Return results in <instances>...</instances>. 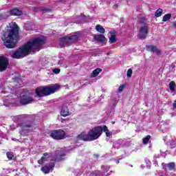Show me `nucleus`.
<instances>
[{"instance_id":"1","label":"nucleus","mask_w":176,"mask_h":176,"mask_svg":"<svg viewBox=\"0 0 176 176\" xmlns=\"http://www.w3.org/2000/svg\"><path fill=\"white\" fill-rule=\"evenodd\" d=\"M46 43V38L45 37H36L19 47L15 51H11L10 56L12 58L19 60V58H24L30 54H35L36 52L41 50V47Z\"/></svg>"},{"instance_id":"2","label":"nucleus","mask_w":176,"mask_h":176,"mask_svg":"<svg viewBox=\"0 0 176 176\" xmlns=\"http://www.w3.org/2000/svg\"><path fill=\"white\" fill-rule=\"evenodd\" d=\"M9 26L10 28L3 31L1 39L7 49H14L20 39L19 25H17L16 22H12L9 24Z\"/></svg>"},{"instance_id":"3","label":"nucleus","mask_w":176,"mask_h":176,"mask_svg":"<svg viewBox=\"0 0 176 176\" xmlns=\"http://www.w3.org/2000/svg\"><path fill=\"white\" fill-rule=\"evenodd\" d=\"M102 134V126H97L90 129L87 133L82 131L76 137V142L78 141H83L84 142H88L89 141H94L98 140Z\"/></svg>"},{"instance_id":"4","label":"nucleus","mask_w":176,"mask_h":176,"mask_svg":"<svg viewBox=\"0 0 176 176\" xmlns=\"http://www.w3.org/2000/svg\"><path fill=\"white\" fill-rule=\"evenodd\" d=\"M60 85L55 84L51 87H40L36 89V97H45V96H50V94H54L56 93Z\"/></svg>"},{"instance_id":"5","label":"nucleus","mask_w":176,"mask_h":176,"mask_svg":"<svg viewBox=\"0 0 176 176\" xmlns=\"http://www.w3.org/2000/svg\"><path fill=\"white\" fill-rule=\"evenodd\" d=\"M79 39L78 35H72L71 36H63L59 38L60 47H64V45H67L68 46L72 45L74 42Z\"/></svg>"},{"instance_id":"6","label":"nucleus","mask_w":176,"mask_h":176,"mask_svg":"<svg viewBox=\"0 0 176 176\" xmlns=\"http://www.w3.org/2000/svg\"><path fill=\"white\" fill-rule=\"evenodd\" d=\"M34 98H32V94L30 92H24L21 94L19 96V104L21 105H28L32 104Z\"/></svg>"},{"instance_id":"7","label":"nucleus","mask_w":176,"mask_h":176,"mask_svg":"<svg viewBox=\"0 0 176 176\" xmlns=\"http://www.w3.org/2000/svg\"><path fill=\"white\" fill-rule=\"evenodd\" d=\"M50 137H52L54 140H64L66 138L65 131H64L63 129L52 131Z\"/></svg>"},{"instance_id":"8","label":"nucleus","mask_w":176,"mask_h":176,"mask_svg":"<svg viewBox=\"0 0 176 176\" xmlns=\"http://www.w3.org/2000/svg\"><path fill=\"white\" fill-rule=\"evenodd\" d=\"M148 34H149V27H148V24L144 23V25L140 27L138 38L141 41H144V39H146Z\"/></svg>"},{"instance_id":"9","label":"nucleus","mask_w":176,"mask_h":176,"mask_svg":"<svg viewBox=\"0 0 176 176\" xmlns=\"http://www.w3.org/2000/svg\"><path fill=\"white\" fill-rule=\"evenodd\" d=\"M9 59L3 56H0V72H3L8 69Z\"/></svg>"},{"instance_id":"10","label":"nucleus","mask_w":176,"mask_h":176,"mask_svg":"<svg viewBox=\"0 0 176 176\" xmlns=\"http://www.w3.org/2000/svg\"><path fill=\"white\" fill-rule=\"evenodd\" d=\"M18 126L22 129H31L32 127H34V122L28 120L27 118H24L23 122L18 124Z\"/></svg>"},{"instance_id":"11","label":"nucleus","mask_w":176,"mask_h":176,"mask_svg":"<svg viewBox=\"0 0 176 176\" xmlns=\"http://www.w3.org/2000/svg\"><path fill=\"white\" fill-rule=\"evenodd\" d=\"M55 166H56V164H54V162H50L49 164V166H42L41 170L42 172L44 173V174H49L50 171L51 172L53 171Z\"/></svg>"},{"instance_id":"12","label":"nucleus","mask_w":176,"mask_h":176,"mask_svg":"<svg viewBox=\"0 0 176 176\" xmlns=\"http://www.w3.org/2000/svg\"><path fill=\"white\" fill-rule=\"evenodd\" d=\"M7 12H8V14L10 16H21L23 14V11L20 10H19V8H12V10H10V11H8Z\"/></svg>"},{"instance_id":"13","label":"nucleus","mask_w":176,"mask_h":176,"mask_svg":"<svg viewBox=\"0 0 176 176\" xmlns=\"http://www.w3.org/2000/svg\"><path fill=\"white\" fill-rule=\"evenodd\" d=\"M109 43H116L118 38H116V30H112L110 32Z\"/></svg>"},{"instance_id":"14","label":"nucleus","mask_w":176,"mask_h":176,"mask_svg":"<svg viewBox=\"0 0 176 176\" xmlns=\"http://www.w3.org/2000/svg\"><path fill=\"white\" fill-rule=\"evenodd\" d=\"M146 50H150L153 53H156L157 54H162V51L157 49V47L155 45H146Z\"/></svg>"},{"instance_id":"15","label":"nucleus","mask_w":176,"mask_h":176,"mask_svg":"<svg viewBox=\"0 0 176 176\" xmlns=\"http://www.w3.org/2000/svg\"><path fill=\"white\" fill-rule=\"evenodd\" d=\"M65 156V154H60V155H57L55 154L52 157V162H63L65 159L63 158Z\"/></svg>"},{"instance_id":"16","label":"nucleus","mask_w":176,"mask_h":176,"mask_svg":"<svg viewBox=\"0 0 176 176\" xmlns=\"http://www.w3.org/2000/svg\"><path fill=\"white\" fill-rule=\"evenodd\" d=\"M52 156V153H44L43 155V157L40 160H38V164H43L45 162H47V158H46V156Z\"/></svg>"},{"instance_id":"17","label":"nucleus","mask_w":176,"mask_h":176,"mask_svg":"<svg viewBox=\"0 0 176 176\" xmlns=\"http://www.w3.org/2000/svg\"><path fill=\"white\" fill-rule=\"evenodd\" d=\"M94 38L95 41H97V42H100L101 43L105 42L106 41L105 36H104L102 34L94 36Z\"/></svg>"},{"instance_id":"18","label":"nucleus","mask_w":176,"mask_h":176,"mask_svg":"<svg viewBox=\"0 0 176 176\" xmlns=\"http://www.w3.org/2000/svg\"><path fill=\"white\" fill-rule=\"evenodd\" d=\"M60 115L61 116H63V118H66V116H69V109H68L67 107H63L61 109V111H60Z\"/></svg>"},{"instance_id":"19","label":"nucleus","mask_w":176,"mask_h":176,"mask_svg":"<svg viewBox=\"0 0 176 176\" xmlns=\"http://www.w3.org/2000/svg\"><path fill=\"white\" fill-rule=\"evenodd\" d=\"M38 10H40V12H42L43 13H50L52 12V8L50 7L42 6L38 8Z\"/></svg>"},{"instance_id":"20","label":"nucleus","mask_w":176,"mask_h":176,"mask_svg":"<svg viewBox=\"0 0 176 176\" xmlns=\"http://www.w3.org/2000/svg\"><path fill=\"white\" fill-rule=\"evenodd\" d=\"M9 17H10V15L8 12H0V21L6 20V19H9Z\"/></svg>"},{"instance_id":"21","label":"nucleus","mask_w":176,"mask_h":176,"mask_svg":"<svg viewBox=\"0 0 176 176\" xmlns=\"http://www.w3.org/2000/svg\"><path fill=\"white\" fill-rule=\"evenodd\" d=\"M96 30L98 32H100V34H105V29L102 28L101 25H96Z\"/></svg>"},{"instance_id":"22","label":"nucleus","mask_w":176,"mask_h":176,"mask_svg":"<svg viewBox=\"0 0 176 176\" xmlns=\"http://www.w3.org/2000/svg\"><path fill=\"white\" fill-rule=\"evenodd\" d=\"M165 167H168V170L171 171L175 168V163L174 162H169L168 164H166L164 165Z\"/></svg>"},{"instance_id":"23","label":"nucleus","mask_w":176,"mask_h":176,"mask_svg":"<svg viewBox=\"0 0 176 176\" xmlns=\"http://www.w3.org/2000/svg\"><path fill=\"white\" fill-rule=\"evenodd\" d=\"M104 131L106 134V137H111V133L109 132V130L108 129V126L107 125L103 126L102 127V133Z\"/></svg>"},{"instance_id":"24","label":"nucleus","mask_w":176,"mask_h":176,"mask_svg":"<svg viewBox=\"0 0 176 176\" xmlns=\"http://www.w3.org/2000/svg\"><path fill=\"white\" fill-rule=\"evenodd\" d=\"M102 69H101L100 68H97L96 69H94L92 72V78H96V76H98V74H100V72H102Z\"/></svg>"},{"instance_id":"25","label":"nucleus","mask_w":176,"mask_h":176,"mask_svg":"<svg viewBox=\"0 0 176 176\" xmlns=\"http://www.w3.org/2000/svg\"><path fill=\"white\" fill-rule=\"evenodd\" d=\"M175 87H176L175 82L171 81L169 83V89L170 90H171V91H175Z\"/></svg>"},{"instance_id":"26","label":"nucleus","mask_w":176,"mask_h":176,"mask_svg":"<svg viewBox=\"0 0 176 176\" xmlns=\"http://www.w3.org/2000/svg\"><path fill=\"white\" fill-rule=\"evenodd\" d=\"M149 140H151L150 135H148L145 138H144L142 140L144 145H146L149 142Z\"/></svg>"},{"instance_id":"27","label":"nucleus","mask_w":176,"mask_h":176,"mask_svg":"<svg viewBox=\"0 0 176 176\" xmlns=\"http://www.w3.org/2000/svg\"><path fill=\"white\" fill-rule=\"evenodd\" d=\"M171 19V14H166L163 16L162 21L166 22L168 21Z\"/></svg>"},{"instance_id":"28","label":"nucleus","mask_w":176,"mask_h":176,"mask_svg":"<svg viewBox=\"0 0 176 176\" xmlns=\"http://www.w3.org/2000/svg\"><path fill=\"white\" fill-rule=\"evenodd\" d=\"M162 14H163V10L162 9L160 8V9L156 10L155 17H160V16H162Z\"/></svg>"},{"instance_id":"29","label":"nucleus","mask_w":176,"mask_h":176,"mask_svg":"<svg viewBox=\"0 0 176 176\" xmlns=\"http://www.w3.org/2000/svg\"><path fill=\"white\" fill-rule=\"evenodd\" d=\"M6 155L9 160H12L14 157L13 153L12 152H8Z\"/></svg>"},{"instance_id":"30","label":"nucleus","mask_w":176,"mask_h":176,"mask_svg":"<svg viewBox=\"0 0 176 176\" xmlns=\"http://www.w3.org/2000/svg\"><path fill=\"white\" fill-rule=\"evenodd\" d=\"M124 87H126V85H120L118 89V92L122 93V91H123V90H124Z\"/></svg>"},{"instance_id":"31","label":"nucleus","mask_w":176,"mask_h":176,"mask_svg":"<svg viewBox=\"0 0 176 176\" xmlns=\"http://www.w3.org/2000/svg\"><path fill=\"white\" fill-rule=\"evenodd\" d=\"M169 146H170V149H174V148H175V146H176L175 142L174 141L170 142Z\"/></svg>"},{"instance_id":"32","label":"nucleus","mask_w":176,"mask_h":176,"mask_svg":"<svg viewBox=\"0 0 176 176\" xmlns=\"http://www.w3.org/2000/svg\"><path fill=\"white\" fill-rule=\"evenodd\" d=\"M126 75L128 77L131 78V75H133V69H129Z\"/></svg>"},{"instance_id":"33","label":"nucleus","mask_w":176,"mask_h":176,"mask_svg":"<svg viewBox=\"0 0 176 176\" xmlns=\"http://www.w3.org/2000/svg\"><path fill=\"white\" fill-rule=\"evenodd\" d=\"M60 70L58 68H56V69H53V73L54 74H60Z\"/></svg>"},{"instance_id":"34","label":"nucleus","mask_w":176,"mask_h":176,"mask_svg":"<svg viewBox=\"0 0 176 176\" xmlns=\"http://www.w3.org/2000/svg\"><path fill=\"white\" fill-rule=\"evenodd\" d=\"M173 108L175 109H176V100L174 101V103H173Z\"/></svg>"},{"instance_id":"35","label":"nucleus","mask_w":176,"mask_h":176,"mask_svg":"<svg viewBox=\"0 0 176 176\" xmlns=\"http://www.w3.org/2000/svg\"><path fill=\"white\" fill-rule=\"evenodd\" d=\"M113 8L114 9H118V4H115V5L113 6Z\"/></svg>"},{"instance_id":"36","label":"nucleus","mask_w":176,"mask_h":176,"mask_svg":"<svg viewBox=\"0 0 176 176\" xmlns=\"http://www.w3.org/2000/svg\"><path fill=\"white\" fill-rule=\"evenodd\" d=\"M173 25L175 26V28H176V21L173 22Z\"/></svg>"},{"instance_id":"37","label":"nucleus","mask_w":176,"mask_h":176,"mask_svg":"<svg viewBox=\"0 0 176 176\" xmlns=\"http://www.w3.org/2000/svg\"><path fill=\"white\" fill-rule=\"evenodd\" d=\"M111 124H115V121H111Z\"/></svg>"},{"instance_id":"38","label":"nucleus","mask_w":176,"mask_h":176,"mask_svg":"<svg viewBox=\"0 0 176 176\" xmlns=\"http://www.w3.org/2000/svg\"><path fill=\"white\" fill-rule=\"evenodd\" d=\"M164 168V170H167V168Z\"/></svg>"},{"instance_id":"39","label":"nucleus","mask_w":176,"mask_h":176,"mask_svg":"<svg viewBox=\"0 0 176 176\" xmlns=\"http://www.w3.org/2000/svg\"><path fill=\"white\" fill-rule=\"evenodd\" d=\"M107 56H109V53H107Z\"/></svg>"}]
</instances>
